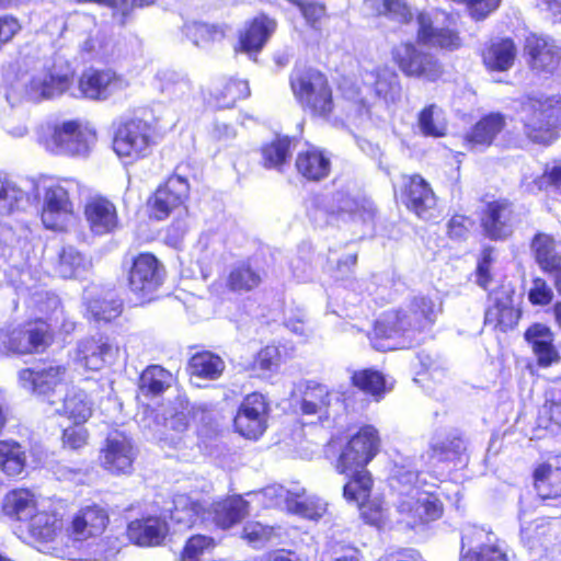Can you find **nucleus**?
<instances>
[{"mask_svg": "<svg viewBox=\"0 0 561 561\" xmlns=\"http://www.w3.org/2000/svg\"><path fill=\"white\" fill-rule=\"evenodd\" d=\"M184 32L186 37L190 38L194 45L201 47H206L225 37L222 27L202 22L187 23L184 27Z\"/></svg>", "mask_w": 561, "mask_h": 561, "instance_id": "3c124183", "label": "nucleus"}, {"mask_svg": "<svg viewBox=\"0 0 561 561\" xmlns=\"http://www.w3.org/2000/svg\"><path fill=\"white\" fill-rule=\"evenodd\" d=\"M388 471L392 505L388 518L392 524L412 529L442 516L443 504L434 493L437 484H427L426 473L415 472L409 458L397 453Z\"/></svg>", "mask_w": 561, "mask_h": 561, "instance_id": "f257e3e1", "label": "nucleus"}, {"mask_svg": "<svg viewBox=\"0 0 561 561\" xmlns=\"http://www.w3.org/2000/svg\"><path fill=\"white\" fill-rule=\"evenodd\" d=\"M537 425L550 433H554L561 426V403L546 401L539 409Z\"/></svg>", "mask_w": 561, "mask_h": 561, "instance_id": "052dcab7", "label": "nucleus"}, {"mask_svg": "<svg viewBox=\"0 0 561 561\" xmlns=\"http://www.w3.org/2000/svg\"><path fill=\"white\" fill-rule=\"evenodd\" d=\"M291 140L288 137H277L262 148L264 165L280 169L290 154Z\"/></svg>", "mask_w": 561, "mask_h": 561, "instance_id": "5fc2aeb1", "label": "nucleus"}, {"mask_svg": "<svg viewBox=\"0 0 561 561\" xmlns=\"http://www.w3.org/2000/svg\"><path fill=\"white\" fill-rule=\"evenodd\" d=\"M110 524L107 510L88 504L72 514L66 527L65 545L54 546V556L70 561H108L117 552L110 537H104Z\"/></svg>", "mask_w": 561, "mask_h": 561, "instance_id": "7ed1b4c3", "label": "nucleus"}, {"mask_svg": "<svg viewBox=\"0 0 561 561\" xmlns=\"http://www.w3.org/2000/svg\"><path fill=\"white\" fill-rule=\"evenodd\" d=\"M250 95L248 81L231 78L213 93V98L217 107H232L237 101L245 99Z\"/></svg>", "mask_w": 561, "mask_h": 561, "instance_id": "de8ad7c7", "label": "nucleus"}, {"mask_svg": "<svg viewBox=\"0 0 561 561\" xmlns=\"http://www.w3.org/2000/svg\"><path fill=\"white\" fill-rule=\"evenodd\" d=\"M50 339L46 321L8 327L0 331V356L30 354L44 350Z\"/></svg>", "mask_w": 561, "mask_h": 561, "instance_id": "9b49d317", "label": "nucleus"}, {"mask_svg": "<svg viewBox=\"0 0 561 561\" xmlns=\"http://www.w3.org/2000/svg\"><path fill=\"white\" fill-rule=\"evenodd\" d=\"M352 381L357 388L378 398H380L381 391L385 387L382 374L371 369H364L354 373Z\"/></svg>", "mask_w": 561, "mask_h": 561, "instance_id": "4d7b16f0", "label": "nucleus"}, {"mask_svg": "<svg viewBox=\"0 0 561 561\" xmlns=\"http://www.w3.org/2000/svg\"><path fill=\"white\" fill-rule=\"evenodd\" d=\"M136 453L130 438L121 432L111 433L101 449L100 463L113 474H130Z\"/></svg>", "mask_w": 561, "mask_h": 561, "instance_id": "dca6fc26", "label": "nucleus"}, {"mask_svg": "<svg viewBox=\"0 0 561 561\" xmlns=\"http://www.w3.org/2000/svg\"><path fill=\"white\" fill-rule=\"evenodd\" d=\"M290 88L301 106L313 114L325 116L332 111V92L323 73L312 68H296L290 76Z\"/></svg>", "mask_w": 561, "mask_h": 561, "instance_id": "1a4fd4ad", "label": "nucleus"}, {"mask_svg": "<svg viewBox=\"0 0 561 561\" xmlns=\"http://www.w3.org/2000/svg\"><path fill=\"white\" fill-rule=\"evenodd\" d=\"M168 533V524L157 516L135 519L128 524L127 536L135 545L150 547L160 545Z\"/></svg>", "mask_w": 561, "mask_h": 561, "instance_id": "7c9ffc66", "label": "nucleus"}, {"mask_svg": "<svg viewBox=\"0 0 561 561\" xmlns=\"http://www.w3.org/2000/svg\"><path fill=\"white\" fill-rule=\"evenodd\" d=\"M514 214L506 201L490 203L482 217V227L491 239H505L513 231Z\"/></svg>", "mask_w": 561, "mask_h": 561, "instance_id": "cd10ccee", "label": "nucleus"}, {"mask_svg": "<svg viewBox=\"0 0 561 561\" xmlns=\"http://www.w3.org/2000/svg\"><path fill=\"white\" fill-rule=\"evenodd\" d=\"M276 23L274 20L260 15L256 16L240 34L241 50L247 54L257 53L262 49L271 34L275 31Z\"/></svg>", "mask_w": 561, "mask_h": 561, "instance_id": "58836bf2", "label": "nucleus"}, {"mask_svg": "<svg viewBox=\"0 0 561 561\" xmlns=\"http://www.w3.org/2000/svg\"><path fill=\"white\" fill-rule=\"evenodd\" d=\"M505 125V116L501 113L485 115L466 134L465 140L467 146L474 150L491 146Z\"/></svg>", "mask_w": 561, "mask_h": 561, "instance_id": "72a5a7b5", "label": "nucleus"}, {"mask_svg": "<svg viewBox=\"0 0 561 561\" xmlns=\"http://www.w3.org/2000/svg\"><path fill=\"white\" fill-rule=\"evenodd\" d=\"M553 291L542 278H535L528 291V299L533 305L546 306L551 302Z\"/></svg>", "mask_w": 561, "mask_h": 561, "instance_id": "774afa93", "label": "nucleus"}, {"mask_svg": "<svg viewBox=\"0 0 561 561\" xmlns=\"http://www.w3.org/2000/svg\"><path fill=\"white\" fill-rule=\"evenodd\" d=\"M417 36L421 43L450 50L461 46V39L456 31L438 25L437 13L433 18L427 12H421L417 16Z\"/></svg>", "mask_w": 561, "mask_h": 561, "instance_id": "b1692460", "label": "nucleus"}, {"mask_svg": "<svg viewBox=\"0 0 561 561\" xmlns=\"http://www.w3.org/2000/svg\"><path fill=\"white\" fill-rule=\"evenodd\" d=\"M73 72L70 69H42L35 72L26 85V95L38 102L69 92L75 98L105 101L129 87L128 80L112 69L89 68L82 72L78 88H72Z\"/></svg>", "mask_w": 561, "mask_h": 561, "instance_id": "f03ea898", "label": "nucleus"}, {"mask_svg": "<svg viewBox=\"0 0 561 561\" xmlns=\"http://www.w3.org/2000/svg\"><path fill=\"white\" fill-rule=\"evenodd\" d=\"M225 362L218 355L210 352H202L193 355L188 362V371L192 377L216 380L225 370Z\"/></svg>", "mask_w": 561, "mask_h": 561, "instance_id": "c03bdc74", "label": "nucleus"}, {"mask_svg": "<svg viewBox=\"0 0 561 561\" xmlns=\"http://www.w3.org/2000/svg\"><path fill=\"white\" fill-rule=\"evenodd\" d=\"M157 78L161 81V92L172 100H186L192 94L190 80L174 71H161Z\"/></svg>", "mask_w": 561, "mask_h": 561, "instance_id": "8fccbe9b", "label": "nucleus"}, {"mask_svg": "<svg viewBox=\"0 0 561 561\" xmlns=\"http://www.w3.org/2000/svg\"><path fill=\"white\" fill-rule=\"evenodd\" d=\"M213 546V538L202 535L193 536L184 547L182 561H198L199 556Z\"/></svg>", "mask_w": 561, "mask_h": 561, "instance_id": "69168bd1", "label": "nucleus"}, {"mask_svg": "<svg viewBox=\"0 0 561 561\" xmlns=\"http://www.w3.org/2000/svg\"><path fill=\"white\" fill-rule=\"evenodd\" d=\"M365 499H363L364 501ZM362 502V500L359 501ZM357 505V503H355ZM363 519L376 528L380 529L385 520L383 502L379 499H373L365 504L358 503Z\"/></svg>", "mask_w": 561, "mask_h": 561, "instance_id": "e2e57ef3", "label": "nucleus"}, {"mask_svg": "<svg viewBox=\"0 0 561 561\" xmlns=\"http://www.w3.org/2000/svg\"><path fill=\"white\" fill-rule=\"evenodd\" d=\"M525 340L531 345L539 366L548 367L560 360L559 352L553 345L554 335L546 324L530 325L525 332Z\"/></svg>", "mask_w": 561, "mask_h": 561, "instance_id": "2f4dec72", "label": "nucleus"}, {"mask_svg": "<svg viewBox=\"0 0 561 561\" xmlns=\"http://www.w3.org/2000/svg\"><path fill=\"white\" fill-rule=\"evenodd\" d=\"M84 216L91 231L95 234L113 232L118 226L116 206L106 197H90L84 206Z\"/></svg>", "mask_w": 561, "mask_h": 561, "instance_id": "393cba45", "label": "nucleus"}, {"mask_svg": "<svg viewBox=\"0 0 561 561\" xmlns=\"http://www.w3.org/2000/svg\"><path fill=\"white\" fill-rule=\"evenodd\" d=\"M560 100L554 96H527L520 104V119L527 137L537 144L549 145L558 137Z\"/></svg>", "mask_w": 561, "mask_h": 561, "instance_id": "423d86ee", "label": "nucleus"}, {"mask_svg": "<svg viewBox=\"0 0 561 561\" xmlns=\"http://www.w3.org/2000/svg\"><path fill=\"white\" fill-rule=\"evenodd\" d=\"M525 53L529 65L540 71H552L560 59L559 48L554 42L535 34L526 38Z\"/></svg>", "mask_w": 561, "mask_h": 561, "instance_id": "c85d7f7f", "label": "nucleus"}, {"mask_svg": "<svg viewBox=\"0 0 561 561\" xmlns=\"http://www.w3.org/2000/svg\"><path fill=\"white\" fill-rule=\"evenodd\" d=\"M520 539L529 549H548L558 540L561 534V524L557 519L538 517L531 522L526 520V512L520 508Z\"/></svg>", "mask_w": 561, "mask_h": 561, "instance_id": "4be33fe9", "label": "nucleus"}, {"mask_svg": "<svg viewBox=\"0 0 561 561\" xmlns=\"http://www.w3.org/2000/svg\"><path fill=\"white\" fill-rule=\"evenodd\" d=\"M296 168L304 178L320 181L328 176L331 170V161L324 151L310 147L298 153Z\"/></svg>", "mask_w": 561, "mask_h": 561, "instance_id": "4c0bfd02", "label": "nucleus"}, {"mask_svg": "<svg viewBox=\"0 0 561 561\" xmlns=\"http://www.w3.org/2000/svg\"><path fill=\"white\" fill-rule=\"evenodd\" d=\"M461 561H508L507 546L492 530L468 525L461 534Z\"/></svg>", "mask_w": 561, "mask_h": 561, "instance_id": "f8f14e48", "label": "nucleus"}, {"mask_svg": "<svg viewBox=\"0 0 561 561\" xmlns=\"http://www.w3.org/2000/svg\"><path fill=\"white\" fill-rule=\"evenodd\" d=\"M261 275L249 263L242 262L236 265L228 278L229 287L234 291H248L261 283Z\"/></svg>", "mask_w": 561, "mask_h": 561, "instance_id": "864d4df0", "label": "nucleus"}, {"mask_svg": "<svg viewBox=\"0 0 561 561\" xmlns=\"http://www.w3.org/2000/svg\"><path fill=\"white\" fill-rule=\"evenodd\" d=\"M122 312V304L115 299L91 300L88 302V313L95 321L110 322Z\"/></svg>", "mask_w": 561, "mask_h": 561, "instance_id": "13d9d810", "label": "nucleus"}, {"mask_svg": "<svg viewBox=\"0 0 561 561\" xmlns=\"http://www.w3.org/2000/svg\"><path fill=\"white\" fill-rule=\"evenodd\" d=\"M440 311V302L424 296L392 310L388 314V351L412 346L415 333L432 327Z\"/></svg>", "mask_w": 561, "mask_h": 561, "instance_id": "39448f33", "label": "nucleus"}, {"mask_svg": "<svg viewBox=\"0 0 561 561\" xmlns=\"http://www.w3.org/2000/svg\"><path fill=\"white\" fill-rule=\"evenodd\" d=\"M267 413V403L262 394H248L234 417V427L242 436L256 439L266 430Z\"/></svg>", "mask_w": 561, "mask_h": 561, "instance_id": "a211bd4d", "label": "nucleus"}, {"mask_svg": "<svg viewBox=\"0 0 561 561\" xmlns=\"http://www.w3.org/2000/svg\"><path fill=\"white\" fill-rule=\"evenodd\" d=\"M53 405L55 413L66 416L73 424L85 423L93 412V402L85 391L76 387L68 389Z\"/></svg>", "mask_w": 561, "mask_h": 561, "instance_id": "c756f323", "label": "nucleus"}, {"mask_svg": "<svg viewBox=\"0 0 561 561\" xmlns=\"http://www.w3.org/2000/svg\"><path fill=\"white\" fill-rule=\"evenodd\" d=\"M119 355L118 346L107 336H92L77 345L75 362L90 370L113 365Z\"/></svg>", "mask_w": 561, "mask_h": 561, "instance_id": "f3484780", "label": "nucleus"}, {"mask_svg": "<svg viewBox=\"0 0 561 561\" xmlns=\"http://www.w3.org/2000/svg\"><path fill=\"white\" fill-rule=\"evenodd\" d=\"M28 467L25 448L13 439L0 440V470L8 477H19Z\"/></svg>", "mask_w": 561, "mask_h": 561, "instance_id": "a19ab883", "label": "nucleus"}, {"mask_svg": "<svg viewBox=\"0 0 561 561\" xmlns=\"http://www.w3.org/2000/svg\"><path fill=\"white\" fill-rule=\"evenodd\" d=\"M374 204L360 192H336L331 199L329 213L342 220H367L374 216Z\"/></svg>", "mask_w": 561, "mask_h": 561, "instance_id": "5701e85b", "label": "nucleus"}, {"mask_svg": "<svg viewBox=\"0 0 561 561\" xmlns=\"http://www.w3.org/2000/svg\"><path fill=\"white\" fill-rule=\"evenodd\" d=\"M89 266V261L73 247H65L59 253L56 273L62 278L78 277Z\"/></svg>", "mask_w": 561, "mask_h": 561, "instance_id": "09e8293b", "label": "nucleus"}, {"mask_svg": "<svg viewBox=\"0 0 561 561\" xmlns=\"http://www.w3.org/2000/svg\"><path fill=\"white\" fill-rule=\"evenodd\" d=\"M420 131L427 137H443L447 130L444 111L436 104L425 106L417 116Z\"/></svg>", "mask_w": 561, "mask_h": 561, "instance_id": "49530a36", "label": "nucleus"}, {"mask_svg": "<svg viewBox=\"0 0 561 561\" xmlns=\"http://www.w3.org/2000/svg\"><path fill=\"white\" fill-rule=\"evenodd\" d=\"M249 514V501L241 496H232L206 506V523L228 529L238 524Z\"/></svg>", "mask_w": 561, "mask_h": 561, "instance_id": "bb28decb", "label": "nucleus"}, {"mask_svg": "<svg viewBox=\"0 0 561 561\" xmlns=\"http://www.w3.org/2000/svg\"><path fill=\"white\" fill-rule=\"evenodd\" d=\"M538 190L561 194V163L547 165L541 176L535 180Z\"/></svg>", "mask_w": 561, "mask_h": 561, "instance_id": "680f3d73", "label": "nucleus"}, {"mask_svg": "<svg viewBox=\"0 0 561 561\" xmlns=\"http://www.w3.org/2000/svg\"><path fill=\"white\" fill-rule=\"evenodd\" d=\"M531 249L536 262L542 271L561 263V244L549 234H536L531 242Z\"/></svg>", "mask_w": 561, "mask_h": 561, "instance_id": "a18cd8bd", "label": "nucleus"}, {"mask_svg": "<svg viewBox=\"0 0 561 561\" xmlns=\"http://www.w3.org/2000/svg\"><path fill=\"white\" fill-rule=\"evenodd\" d=\"M170 518L178 530H185L206 523V506L186 494H178L173 499Z\"/></svg>", "mask_w": 561, "mask_h": 561, "instance_id": "473e14b6", "label": "nucleus"}, {"mask_svg": "<svg viewBox=\"0 0 561 561\" xmlns=\"http://www.w3.org/2000/svg\"><path fill=\"white\" fill-rule=\"evenodd\" d=\"M393 59L408 76L435 81L443 72L440 64L433 55L419 51L411 44L397 47L393 50Z\"/></svg>", "mask_w": 561, "mask_h": 561, "instance_id": "6ab92c4d", "label": "nucleus"}, {"mask_svg": "<svg viewBox=\"0 0 561 561\" xmlns=\"http://www.w3.org/2000/svg\"><path fill=\"white\" fill-rule=\"evenodd\" d=\"M278 496L284 497L286 508L301 517L317 520L321 518L327 512V504L316 497L305 496L302 489L296 491L278 489Z\"/></svg>", "mask_w": 561, "mask_h": 561, "instance_id": "f704fd0d", "label": "nucleus"}, {"mask_svg": "<svg viewBox=\"0 0 561 561\" xmlns=\"http://www.w3.org/2000/svg\"><path fill=\"white\" fill-rule=\"evenodd\" d=\"M154 144V127L147 121L130 118L117 127L113 150L124 163L131 164L149 156Z\"/></svg>", "mask_w": 561, "mask_h": 561, "instance_id": "9d476101", "label": "nucleus"}, {"mask_svg": "<svg viewBox=\"0 0 561 561\" xmlns=\"http://www.w3.org/2000/svg\"><path fill=\"white\" fill-rule=\"evenodd\" d=\"M273 529L259 522H249L243 527L242 538L254 547L263 546L270 540Z\"/></svg>", "mask_w": 561, "mask_h": 561, "instance_id": "0e129e2a", "label": "nucleus"}, {"mask_svg": "<svg viewBox=\"0 0 561 561\" xmlns=\"http://www.w3.org/2000/svg\"><path fill=\"white\" fill-rule=\"evenodd\" d=\"M188 417L190 411L186 408H182V410L165 416L164 427L168 431L174 432V434H165L161 439L176 446L180 442V435L188 427Z\"/></svg>", "mask_w": 561, "mask_h": 561, "instance_id": "bf43d9fd", "label": "nucleus"}, {"mask_svg": "<svg viewBox=\"0 0 561 561\" xmlns=\"http://www.w3.org/2000/svg\"><path fill=\"white\" fill-rule=\"evenodd\" d=\"M62 528V519L48 512H37L28 524L31 537L53 556L54 546L65 545L66 539L60 537Z\"/></svg>", "mask_w": 561, "mask_h": 561, "instance_id": "a878e982", "label": "nucleus"}, {"mask_svg": "<svg viewBox=\"0 0 561 561\" xmlns=\"http://www.w3.org/2000/svg\"><path fill=\"white\" fill-rule=\"evenodd\" d=\"M27 205V193L10 175L0 172V217L15 215Z\"/></svg>", "mask_w": 561, "mask_h": 561, "instance_id": "e433bc0d", "label": "nucleus"}, {"mask_svg": "<svg viewBox=\"0 0 561 561\" xmlns=\"http://www.w3.org/2000/svg\"><path fill=\"white\" fill-rule=\"evenodd\" d=\"M535 488L542 499L561 495V457L540 465L534 473Z\"/></svg>", "mask_w": 561, "mask_h": 561, "instance_id": "c9c22d12", "label": "nucleus"}, {"mask_svg": "<svg viewBox=\"0 0 561 561\" xmlns=\"http://www.w3.org/2000/svg\"><path fill=\"white\" fill-rule=\"evenodd\" d=\"M84 423L73 424L64 430L62 444L70 449H80L88 444L89 433L83 426Z\"/></svg>", "mask_w": 561, "mask_h": 561, "instance_id": "338daca9", "label": "nucleus"}, {"mask_svg": "<svg viewBox=\"0 0 561 561\" xmlns=\"http://www.w3.org/2000/svg\"><path fill=\"white\" fill-rule=\"evenodd\" d=\"M31 302L38 310V313L50 322V324H47L48 327L58 324L62 309L60 300L55 294L37 291L32 296Z\"/></svg>", "mask_w": 561, "mask_h": 561, "instance_id": "6e6d98bb", "label": "nucleus"}, {"mask_svg": "<svg viewBox=\"0 0 561 561\" xmlns=\"http://www.w3.org/2000/svg\"><path fill=\"white\" fill-rule=\"evenodd\" d=\"M190 186L186 179L180 175L170 176L159 186L149 199V209L158 220L165 219L173 210L181 207L188 197Z\"/></svg>", "mask_w": 561, "mask_h": 561, "instance_id": "aec40b11", "label": "nucleus"}, {"mask_svg": "<svg viewBox=\"0 0 561 561\" xmlns=\"http://www.w3.org/2000/svg\"><path fill=\"white\" fill-rule=\"evenodd\" d=\"M339 399V394L329 391L327 386L310 381L304 393L301 411L304 414L322 413L331 407L333 400L337 402Z\"/></svg>", "mask_w": 561, "mask_h": 561, "instance_id": "37998d69", "label": "nucleus"}, {"mask_svg": "<svg viewBox=\"0 0 561 561\" xmlns=\"http://www.w3.org/2000/svg\"><path fill=\"white\" fill-rule=\"evenodd\" d=\"M516 57V47L511 39L492 42L482 54L483 62L490 70L505 71L510 69Z\"/></svg>", "mask_w": 561, "mask_h": 561, "instance_id": "79ce46f5", "label": "nucleus"}, {"mask_svg": "<svg viewBox=\"0 0 561 561\" xmlns=\"http://www.w3.org/2000/svg\"><path fill=\"white\" fill-rule=\"evenodd\" d=\"M399 198L420 219L433 220L439 216L436 195L419 174L402 176Z\"/></svg>", "mask_w": 561, "mask_h": 561, "instance_id": "4468645a", "label": "nucleus"}, {"mask_svg": "<svg viewBox=\"0 0 561 561\" xmlns=\"http://www.w3.org/2000/svg\"><path fill=\"white\" fill-rule=\"evenodd\" d=\"M520 317L514 304V289L511 285H502L490 294V306L485 312V322L501 331L513 329Z\"/></svg>", "mask_w": 561, "mask_h": 561, "instance_id": "412c9836", "label": "nucleus"}, {"mask_svg": "<svg viewBox=\"0 0 561 561\" xmlns=\"http://www.w3.org/2000/svg\"><path fill=\"white\" fill-rule=\"evenodd\" d=\"M164 270L150 253L139 254L129 271V288L140 299L149 298L162 284Z\"/></svg>", "mask_w": 561, "mask_h": 561, "instance_id": "2eb2a0df", "label": "nucleus"}, {"mask_svg": "<svg viewBox=\"0 0 561 561\" xmlns=\"http://www.w3.org/2000/svg\"><path fill=\"white\" fill-rule=\"evenodd\" d=\"M377 436L373 427L362 428L354 435L340 454L335 470L340 474L352 477L344 485L343 495L350 503H359L371 490V477L364 470L377 453Z\"/></svg>", "mask_w": 561, "mask_h": 561, "instance_id": "20e7f679", "label": "nucleus"}, {"mask_svg": "<svg viewBox=\"0 0 561 561\" xmlns=\"http://www.w3.org/2000/svg\"><path fill=\"white\" fill-rule=\"evenodd\" d=\"M81 184L70 178L43 186L41 219L50 230L61 231L75 216V201L81 195Z\"/></svg>", "mask_w": 561, "mask_h": 561, "instance_id": "6e6552de", "label": "nucleus"}, {"mask_svg": "<svg viewBox=\"0 0 561 561\" xmlns=\"http://www.w3.org/2000/svg\"><path fill=\"white\" fill-rule=\"evenodd\" d=\"M3 511L18 520H30L37 513V499L27 489L12 490L4 497Z\"/></svg>", "mask_w": 561, "mask_h": 561, "instance_id": "ea45409f", "label": "nucleus"}, {"mask_svg": "<svg viewBox=\"0 0 561 561\" xmlns=\"http://www.w3.org/2000/svg\"><path fill=\"white\" fill-rule=\"evenodd\" d=\"M67 369L62 365H41L18 371V385L27 393L37 396L50 405L66 385Z\"/></svg>", "mask_w": 561, "mask_h": 561, "instance_id": "ddd939ff", "label": "nucleus"}, {"mask_svg": "<svg viewBox=\"0 0 561 561\" xmlns=\"http://www.w3.org/2000/svg\"><path fill=\"white\" fill-rule=\"evenodd\" d=\"M39 142L54 154L85 157L96 142V131L89 123L65 121L49 126Z\"/></svg>", "mask_w": 561, "mask_h": 561, "instance_id": "0eeeda50", "label": "nucleus"}, {"mask_svg": "<svg viewBox=\"0 0 561 561\" xmlns=\"http://www.w3.org/2000/svg\"><path fill=\"white\" fill-rule=\"evenodd\" d=\"M173 381L171 373L161 366L153 365L144 370L140 376V388L152 394H160L168 389Z\"/></svg>", "mask_w": 561, "mask_h": 561, "instance_id": "603ef678", "label": "nucleus"}]
</instances>
